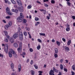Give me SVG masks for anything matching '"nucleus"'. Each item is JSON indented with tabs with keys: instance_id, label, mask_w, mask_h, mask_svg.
I'll return each mask as SVG.
<instances>
[{
	"instance_id": "f257e3e1",
	"label": "nucleus",
	"mask_w": 75,
	"mask_h": 75,
	"mask_svg": "<svg viewBox=\"0 0 75 75\" xmlns=\"http://www.w3.org/2000/svg\"><path fill=\"white\" fill-rule=\"evenodd\" d=\"M21 47H22V42H21L19 43V47L17 49L18 53H21V52H22V50H21Z\"/></svg>"
},
{
	"instance_id": "f03ea898",
	"label": "nucleus",
	"mask_w": 75,
	"mask_h": 75,
	"mask_svg": "<svg viewBox=\"0 0 75 75\" xmlns=\"http://www.w3.org/2000/svg\"><path fill=\"white\" fill-rule=\"evenodd\" d=\"M8 25H6L4 26V28L6 30H8V27H10L11 26V22H9L8 23Z\"/></svg>"
},
{
	"instance_id": "7ed1b4c3",
	"label": "nucleus",
	"mask_w": 75,
	"mask_h": 75,
	"mask_svg": "<svg viewBox=\"0 0 75 75\" xmlns=\"http://www.w3.org/2000/svg\"><path fill=\"white\" fill-rule=\"evenodd\" d=\"M6 12L8 15L10 16H11L12 15V13L10 12V8H8V7H7V8H6Z\"/></svg>"
},
{
	"instance_id": "20e7f679",
	"label": "nucleus",
	"mask_w": 75,
	"mask_h": 75,
	"mask_svg": "<svg viewBox=\"0 0 75 75\" xmlns=\"http://www.w3.org/2000/svg\"><path fill=\"white\" fill-rule=\"evenodd\" d=\"M13 49H10L9 50V51L8 52V55L9 56L10 58H11L12 57V52H11V51H12Z\"/></svg>"
},
{
	"instance_id": "39448f33",
	"label": "nucleus",
	"mask_w": 75,
	"mask_h": 75,
	"mask_svg": "<svg viewBox=\"0 0 75 75\" xmlns=\"http://www.w3.org/2000/svg\"><path fill=\"white\" fill-rule=\"evenodd\" d=\"M18 37V34H15L13 35L12 37V39L13 40H14L16 39V38H17Z\"/></svg>"
},
{
	"instance_id": "423d86ee",
	"label": "nucleus",
	"mask_w": 75,
	"mask_h": 75,
	"mask_svg": "<svg viewBox=\"0 0 75 75\" xmlns=\"http://www.w3.org/2000/svg\"><path fill=\"white\" fill-rule=\"evenodd\" d=\"M11 52H12V54H13L14 57H15V58H17V55L16 54L15 51H14L13 50H12Z\"/></svg>"
},
{
	"instance_id": "0eeeda50",
	"label": "nucleus",
	"mask_w": 75,
	"mask_h": 75,
	"mask_svg": "<svg viewBox=\"0 0 75 75\" xmlns=\"http://www.w3.org/2000/svg\"><path fill=\"white\" fill-rule=\"evenodd\" d=\"M22 18H21L20 17H18L17 18V20L19 22H22Z\"/></svg>"
},
{
	"instance_id": "6e6552de",
	"label": "nucleus",
	"mask_w": 75,
	"mask_h": 75,
	"mask_svg": "<svg viewBox=\"0 0 75 75\" xmlns=\"http://www.w3.org/2000/svg\"><path fill=\"white\" fill-rule=\"evenodd\" d=\"M50 75H55L54 74V71H53V70L51 69L50 70L49 72Z\"/></svg>"
},
{
	"instance_id": "1a4fd4ad",
	"label": "nucleus",
	"mask_w": 75,
	"mask_h": 75,
	"mask_svg": "<svg viewBox=\"0 0 75 75\" xmlns=\"http://www.w3.org/2000/svg\"><path fill=\"white\" fill-rule=\"evenodd\" d=\"M18 9H19V11H21V12H23L24 10H23V6H21V7H18Z\"/></svg>"
},
{
	"instance_id": "9d476101",
	"label": "nucleus",
	"mask_w": 75,
	"mask_h": 75,
	"mask_svg": "<svg viewBox=\"0 0 75 75\" xmlns=\"http://www.w3.org/2000/svg\"><path fill=\"white\" fill-rule=\"evenodd\" d=\"M53 72H55L56 73H58L59 72V71L58 70L55 69L54 67H53Z\"/></svg>"
},
{
	"instance_id": "9b49d317",
	"label": "nucleus",
	"mask_w": 75,
	"mask_h": 75,
	"mask_svg": "<svg viewBox=\"0 0 75 75\" xmlns=\"http://www.w3.org/2000/svg\"><path fill=\"white\" fill-rule=\"evenodd\" d=\"M16 1L19 6H21L22 5V3H21V1H20V0H16Z\"/></svg>"
},
{
	"instance_id": "f8f14e48",
	"label": "nucleus",
	"mask_w": 75,
	"mask_h": 75,
	"mask_svg": "<svg viewBox=\"0 0 75 75\" xmlns=\"http://www.w3.org/2000/svg\"><path fill=\"white\" fill-rule=\"evenodd\" d=\"M18 71L19 72L21 71V64H19L18 66Z\"/></svg>"
},
{
	"instance_id": "ddd939ff",
	"label": "nucleus",
	"mask_w": 75,
	"mask_h": 75,
	"mask_svg": "<svg viewBox=\"0 0 75 75\" xmlns=\"http://www.w3.org/2000/svg\"><path fill=\"white\" fill-rule=\"evenodd\" d=\"M6 47H7V49H6V48H5V49H4V51L6 53V54H7L8 53V45H6Z\"/></svg>"
},
{
	"instance_id": "4468645a",
	"label": "nucleus",
	"mask_w": 75,
	"mask_h": 75,
	"mask_svg": "<svg viewBox=\"0 0 75 75\" xmlns=\"http://www.w3.org/2000/svg\"><path fill=\"white\" fill-rule=\"evenodd\" d=\"M13 45L15 48H18V45L16 43H14L13 44Z\"/></svg>"
},
{
	"instance_id": "2eb2a0df",
	"label": "nucleus",
	"mask_w": 75,
	"mask_h": 75,
	"mask_svg": "<svg viewBox=\"0 0 75 75\" xmlns=\"http://www.w3.org/2000/svg\"><path fill=\"white\" fill-rule=\"evenodd\" d=\"M64 48L66 51H69V48L67 46H65Z\"/></svg>"
},
{
	"instance_id": "dca6fc26",
	"label": "nucleus",
	"mask_w": 75,
	"mask_h": 75,
	"mask_svg": "<svg viewBox=\"0 0 75 75\" xmlns=\"http://www.w3.org/2000/svg\"><path fill=\"white\" fill-rule=\"evenodd\" d=\"M54 51H55V52L56 54H57L58 53V49L57 48H55L54 49Z\"/></svg>"
},
{
	"instance_id": "f3484780",
	"label": "nucleus",
	"mask_w": 75,
	"mask_h": 75,
	"mask_svg": "<svg viewBox=\"0 0 75 75\" xmlns=\"http://www.w3.org/2000/svg\"><path fill=\"white\" fill-rule=\"evenodd\" d=\"M71 40H69L67 42V45H70L71 44Z\"/></svg>"
},
{
	"instance_id": "a211bd4d",
	"label": "nucleus",
	"mask_w": 75,
	"mask_h": 75,
	"mask_svg": "<svg viewBox=\"0 0 75 75\" xmlns=\"http://www.w3.org/2000/svg\"><path fill=\"white\" fill-rule=\"evenodd\" d=\"M19 37H23V33L22 32H21L19 33Z\"/></svg>"
},
{
	"instance_id": "6ab92c4d",
	"label": "nucleus",
	"mask_w": 75,
	"mask_h": 75,
	"mask_svg": "<svg viewBox=\"0 0 75 75\" xmlns=\"http://www.w3.org/2000/svg\"><path fill=\"white\" fill-rule=\"evenodd\" d=\"M14 39H13V38H11L10 40L9 41L11 42V43H13L14 42Z\"/></svg>"
},
{
	"instance_id": "aec40b11",
	"label": "nucleus",
	"mask_w": 75,
	"mask_h": 75,
	"mask_svg": "<svg viewBox=\"0 0 75 75\" xmlns=\"http://www.w3.org/2000/svg\"><path fill=\"white\" fill-rule=\"evenodd\" d=\"M56 44L57 45H58V46H60V45H61V42H60L58 41H57Z\"/></svg>"
},
{
	"instance_id": "412c9836",
	"label": "nucleus",
	"mask_w": 75,
	"mask_h": 75,
	"mask_svg": "<svg viewBox=\"0 0 75 75\" xmlns=\"http://www.w3.org/2000/svg\"><path fill=\"white\" fill-rule=\"evenodd\" d=\"M71 68L74 71H75V65H73L71 67Z\"/></svg>"
},
{
	"instance_id": "4be33fe9",
	"label": "nucleus",
	"mask_w": 75,
	"mask_h": 75,
	"mask_svg": "<svg viewBox=\"0 0 75 75\" xmlns=\"http://www.w3.org/2000/svg\"><path fill=\"white\" fill-rule=\"evenodd\" d=\"M37 48L38 50H40V49L41 48V46L40 45H39L37 46Z\"/></svg>"
},
{
	"instance_id": "5701e85b",
	"label": "nucleus",
	"mask_w": 75,
	"mask_h": 75,
	"mask_svg": "<svg viewBox=\"0 0 75 75\" xmlns=\"http://www.w3.org/2000/svg\"><path fill=\"white\" fill-rule=\"evenodd\" d=\"M20 17H21L22 18H24V16L23 15V13H21L20 14V16H19Z\"/></svg>"
},
{
	"instance_id": "b1692460",
	"label": "nucleus",
	"mask_w": 75,
	"mask_h": 75,
	"mask_svg": "<svg viewBox=\"0 0 75 75\" xmlns=\"http://www.w3.org/2000/svg\"><path fill=\"white\" fill-rule=\"evenodd\" d=\"M11 69H13L14 68V64L13 63H12L11 65Z\"/></svg>"
},
{
	"instance_id": "393cba45",
	"label": "nucleus",
	"mask_w": 75,
	"mask_h": 75,
	"mask_svg": "<svg viewBox=\"0 0 75 75\" xmlns=\"http://www.w3.org/2000/svg\"><path fill=\"white\" fill-rule=\"evenodd\" d=\"M60 67L61 69H63V66L62 64H61L60 65Z\"/></svg>"
},
{
	"instance_id": "a878e982",
	"label": "nucleus",
	"mask_w": 75,
	"mask_h": 75,
	"mask_svg": "<svg viewBox=\"0 0 75 75\" xmlns=\"http://www.w3.org/2000/svg\"><path fill=\"white\" fill-rule=\"evenodd\" d=\"M11 1L12 3H13V4H16V1H14V0H11Z\"/></svg>"
},
{
	"instance_id": "bb28decb",
	"label": "nucleus",
	"mask_w": 75,
	"mask_h": 75,
	"mask_svg": "<svg viewBox=\"0 0 75 75\" xmlns=\"http://www.w3.org/2000/svg\"><path fill=\"white\" fill-rule=\"evenodd\" d=\"M30 72H31V74L32 75H34V71L33 70H31Z\"/></svg>"
},
{
	"instance_id": "cd10ccee",
	"label": "nucleus",
	"mask_w": 75,
	"mask_h": 75,
	"mask_svg": "<svg viewBox=\"0 0 75 75\" xmlns=\"http://www.w3.org/2000/svg\"><path fill=\"white\" fill-rule=\"evenodd\" d=\"M23 23H27V20L24 19H23Z\"/></svg>"
},
{
	"instance_id": "c85d7f7f",
	"label": "nucleus",
	"mask_w": 75,
	"mask_h": 75,
	"mask_svg": "<svg viewBox=\"0 0 75 75\" xmlns=\"http://www.w3.org/2000/svg\"><path fill=\"white\" fill-rule=\"evenodd\" d=\"M31 7H32L31 5H29L28 6L27 8L28 9H30V8H31Z\"/></svg>"
},
{
	"instance_id": "c756f323",
	"label": "nucleus",
	"mask_w": 75,
	"mask_h": 75,
	"mask_svg": "<svg viewBox=\"0 0 75 75\" xmlns=\"http://www.w3.org/2000/svg\"><path fill=\"white\" fill-rule=\"evenodd\" d=\"M18 33H19L20 32V30H21V28H20V27H18Z\"/></svg>"
},
{
	"instance_id": "7c9ffc66",
	"label": "nucleus",
	"mask_w": 75,
	"mask_h": 75,
	"mask_svg": "<svg viewBox=\"0 0 75 75\" xmlns=\"http://www.w3.org/2000/svg\"><path fill=\"white\" fill-rule=\"evenodd\" d=\"M66 30L67 31H69L70 30V28H69L67 27L66 28Z\"/></svg>"
},
{
	"instance_id": "2f4dec72",
	"label": "nucleus",
	"mask_w": 75,
	"mask_h": 75,
	"mask_svg": "<svg viewBox=\"0 0 75 75\" xmlns=\"http://www.w3.org/2000/svg\"><path fill=\"white\" fill-rule=\"evenodd\" d=\"M25 29L26 30H27L28 31H30V28H28L27 27H25Z\"/></svg>"
},
{
	"instance_id": "473e14b6",
	"label": "nucleus",
	"mask_w": 75,
	"mask_h": 75,
	"mask_svg": "<svg viewBox=\"0 0 75 75\" xmlns=\"http://www.w3.org/2000/svg\"><path fill=\"white\" fill-rule=\"evenodd\" d=\"M39 34L40 35H42V36H45V33H40Z\"/></svg>"
},
{
	"instance_id": "72a5a7b5",
	"label": "nucleus",
	"mask_w": 75,
	"mask_h": 75,
	"mask_svg": "<svg viewBox=\"0 0 75 75\" xmlns=\"http://www.w3.org/2000/svg\"><path fill=\"white\" fill-rule=\"evenodd\" d=\"M67 4L69 6H71V3L69 2H67Z\"/></svg>"
},
{
	"instance_id": "f704fd0d",
	"label": "nucleus",
	"mask_w": 75,
	"mask_h": 75,
	"mask_svg": "<svg viewBox=\"0 0 75 75\" xmlns=\"http://www.w3.org/2000/svg\"><path fill=\"white\" fill-rule=\"evenodd\" d=\"M0 57H1V58H3L4 57V55L3 54H1L0 53Z\"/></svg>"
},
{
	"instance_id": "c9c22d12",
	"label": "nucleus",
	"mask_w": 75,
	"mask_h": 75,
	"mask_svg": "<svg viewBox=\"0 0 75 75\" xmlns=\"http://www.w3.org/2000/svg\"><path fill=\"white\" fill-rule=\"evenodd\" d=\"M51 3L52 4H54V3H55V1L54 0H52L51 1Z\"/></svg>"
},
{
	"instance_id": "e433bc0d",
	"label": "nucleus",
	"mask_w": 75,
	"mask_h": 75,
	"mask_svg": "<svg viewBox=\"0 0 75 75\" xmlns=\"http://www.w3.org/2000/svg\"><path fill=\"white\" fill-rule=\"evenodd\" d=\"M34 67L35 69H38V67L37 65L35 64L34 65Z\"/></svg>"
},
{
	"instance_id": "4c0bfd02",
	"label": "nucleus",
	"mask_w": 75,
	"mask_h": 75,
	"mask_svg": "<svg viewBox=\"0 0 75 75\" xmlns=\"http://www.w3.org/2000/svg\"><path fill=\"white\" fill-rule=\"evenodd\" d=\"M29 51L30 52H33V49H32V48H30L29 49Z\"/></svg>"
},
{
	"instance_id": "58836bf2",
	"label": "nucleus",
	"mask_w": 75,
	"mask_h": 75,
	"mask_svg": "<svg viewBox=\"0 0 75 75\" xmlns=\"http://www.w3.org/2000/svg\"><path fill=\"white\" fill-rule=\"evenodd\" d=\"M64 70L65 72H67L68 71V69H67V68H64Z\"/></svg>"
},
{
	"instance_id": "ea45409f",
	"label": "nucleus",
	"mask_w": 75,
	"mask_h": 75,
	"mask_svg": "<svg viewBox=\"0 0 75 75\" xmlns=\"http://www.w3.org/2000/svg\"><path fill=\"white\" fill-rule=\"evenodd\" d=\"M23 34L25 36H27V32H24L23 33Z\"/></svg>"
},
{
	"instance_id": "a19ab883",
	"label": "nucleus",
	"mask_w": 75,
	"mask_h": 75,
	"mask_svg": "<svg viewBox=\"0 0 75 75\" xmlns=\"http://www.w3.org/2000/svg\"><path fill=\"white\" fill-rule=\"evenodd\" d=\"M38 20H39V18H38V17H35V21H38Z\"/></svg>"
},
{
	"instance_id": "79ce46f5",
	"label": "nucleus",
	"mask_w": 75,
	"mask_h": 75,
	"mask_svg": "<svg viewBox=\"0 0 75 75\" xmlns=\"http://www.w3.org/2000/svg\"><path fill=\"white\" fill-rule=\"evenodd\" d=\"M25 54H26V53H25V52H22V54H21V55H25Z\"/></svg>"
},
{
	"instance_id": "37998d69",
	"label": "nucleus",
	"mask_w": 75,
	"mask_h": 75,
	"mask_svg": "<svg viewBox=\"0 0 75 75\" xmlns=\"http://www.w3.org/2000/svg\"><path fill=\"white\" fill-rule=\"evenodd\" d=\"M4 33H5V35H7V32L5 30V31H4Z\"/></svg>"
},
{
	"instance_id": "c03bdc74",
	"label": "nucleus",
	"mask_w": 75,
	"mask_h": 75,
	"mask_svg": "<svg viewBox=\"0 0 75 75\" xmlns=\"http://www.w3.org/2000/svg\"><path fill=\"white\" fill-rule=\"evenodd\" d=\"M15 12L17 14V13H18V11L17 9H16L15 10Z\"/></svg>"
},
{
	"instance_id": "a18cd8bd",
	"label": "nucleus",
	"mask_w": 75,
	"mask_h": 75,
	"mask_svg": "<svg viewBox=\"0 0 75 75\" xmlns=\"http://www.w3.org/2000/svg\"><path fill=\"white\" fill-rule=\"evenodd\" d=\"M54 56L55 58H57V57H58V55H57V54H54Z\"/></svg>"
},
{
	"instance_id": "49530a36",
	"label": "nucleus",
	"mask_w": 75,
	"mask_h": 75,
	"mask_svg": "<svg viewBox=\"0 0 75 75\" xmlns=\"http://www.w3.org/2000/svg\"><path fill=\"white\" fill-rule=\"evenodd\" d=\"M19 38H20V40H23V36H21V37H19Z\"/></svg>"
},
{
	"instance_id": "de8ad7c7",
	"label": "nucleus",
	"mask_w": 75,
	"mask_h": 75,
	"mask_svg": "<svg viewBox=\"0 0 75 75\" xmlns=\"http://www.w3.org/2000/svg\"><path fill=\"white\" fill-rule=\"evenodd\" d=\"M38 42H42V41L41 40L39 39H38Z\"/></svg>"
},
{
	"instance_id": "09e8293b",
	"label": "nucleus",
	"mask_w": 75,
	"mask_h": 75,
	"mask_svg": "<svg viewBox=\"0 0 75 75\" xmlns=\"http://www.w3.org/2000/svg\"><path fill=\"white\" fill-rule=\"evenodd\" d=\"M6 18L8 19L10 18V16H7L6 17Z\"/></svg>"
},
{
	"instance_id": "8fccbe9b",
	"label": "nucleus",
	"mask_w": 75,
	"mask_h": 75,
	"mask_svg": "<svg viewBox=\"0 0 75 75\" xmlns=\"http://www.w3.org/2000/svg\"><path fill=\"white\" fill-rule=\"evenodd\" d=\"M62 40L63 41H64V42H65V41H66V40L65 39H64V38H62Z\"/></svg>"
},
{
	"instance_id": "3c124183",
	"label": "nucleus",
	"mask_w": 75,
	"mask_h": 75,
	"mask_svg": "<svg viewBox=\"0 0 75 75\" xmlns=\"http://www.w3.org/2000/svg\"><path fill=\"white\" fill-rule=\"evenodd\" d=\"M5 42H7L8 41V39H6L5 40Z\"/></svg>"
},
{
	"instance_id": "603ef678",
	"label": "nucleus",
	"mask_w": 75,
	"mask_h": 75,
	"mask_svg": "<svg viewBox=\"0 0 75 75\" xmlns=\"http://www.w3.org/2000/svg\"><path fill=\"white\" fill-rule=\"evenodd\" d=\"M45 7H48L49 6L47 4H45Z\"/></svg>"
},
{
	"instance_id": "864d4df0",
	"label": "nucleus",
	"mask_w": 75,
	"mask_h": 75,
	"mask_svg": "<svg viewBox=\"0 0 75 75\" xmlns=\"http://www.w3.org/2000/svg\"><path fill=\"white\" fill-rule=\"evenodd\" d=\"M33 60H31V62H30V64H31V65H32V64H33Z\"/></svg>"
},
{
	"instance_id": "5fc2aeb1",
	"label": "nucleus",
	"mask_w": 75,
	"mask_h": 75,
	"mask_svg": "<svg viewBox=\"0 0 75 75\" xmlns=\"http://www.w3.org/2000/svg\"><path fill=\"white\" fill-rule=\"evenodd\" d=\"M63 61H64V60H63V59H62L61 60H60V62H61V63H62V62H63Z\"/></svg>"
},
{
	"instance_id": "6e6d98bb",
	"label": "nucleus",
	"mask_w": 75,
	"mask_h": 75,
	"mask_svg": "<svg viewBox=\"0 0 75 75\" xmlns=\"http://www.w3.org/2000/svg\"><path fill=\"white\" fill-rule=\"evenodd\" d=\"M71 74H72L71 75H75V73H74V72L73 71H72L71 72Z\"/></svg>"
},
{
	"instance_id": "4d7b16f0",
	"label": "nucleus",
	"mask_w": 75,
	"mask_h": 75,
	"mask_svg": "<svg viewBox=\"0 0 75 75\" xmlns=\"http://www.w3.org/2000/svg\"><path fill=\"white\" fill-rule=\"evenodd\" d=\"M49 0H43V2H48V1Z\"/></svg>"
},
{
	"instance_id": "13d9d810",
	"label": "nucleus",
	"mask_w": 75,
	"mask_h": 75,
	"mask_svg": "<svg viewBox=\"0 0 75 75\" xmlns=\"http://www.w3.org/2000/svg\"><path fill=\"white\" fill-rule=\"evenodd\" d=\"M72 18H73V20L75 19V16H72Z\"/></svg>"
},
{
	"instance_id": "bf43d9fd",
	"label": "nucleus",
	"mask_w": 75,
	"mask_h": 75,
	"mask_svg": "<svg viewBox=\"0 0 75 75\" xmlns=\"http://www.w3.org/2000/svg\"><path fill=\"white\" fill-rule=\"evenodd\" d=\"M37 3H38L39 4H41V2L38 1H37Z\"/></svg>"
},
{
	"instance_id": "052dcab7",
	"label": "nucleus",
	"mask_w": 75,
	"mask_h": 75,
	"mask_svg": "<svg viewBox=\"0 0 75 75\" xmlns=\"http://www.w3.org/2000/svg\"><path fill=\"white\" fill-rule=\"evenodd\" d=\"M52 42H55V40L54 39H52Z\"/></svg>"
},
{
	"instance_id": "680f3d73",
	"label": "nucleus",
	"mask_w": 75,
	"mask_h": 75,
	"mask_svg": "<svg viewBox=\"0 0 75 75\" xmlns=\"http://www.w3.org/2000/svg\"><path fill=\"white\" fill-rule=\"evenodd\" d=\"M62 74L61 72L59 71V74H58V75H62Z\"/></svg>"
},
{
	"instance_id": "e2e57ef3",
	"label": "nucleus",
	"mask_w": 75,
	"mask_h": 75,
	"mask_svg": "<svg viewBox=\"0 0 75 75\" xmlns=\"http://www.w3.org/2000/svg\"><path fill=\"white\" fill-rule=\"evenodd\" d=\"M2 21L4 22V23H6V21L4 20H3Z\"/></svg>"
},
{
	"instance_id": "0e129e2a",
	"label": "nucleus",
	"mask_w": 75,
	"mask_h": 75,
	"mask_svg": "<svg viewBox=\"0 0 75 75\" xmlns=\"http://www.w3.org/2000/svg\"><path fill=\"white\" fill-rule=\"evenodd\" d=\"M40 11H44V9H40Z\"/></svg>"
},
{
	"instance_id": "69168bd1",
	"label": "nucleus",
	"mask_w": 75,
	"mask_h": 75,
	"mask_svg": "<svg viewBox=\"0 0 75 75\" xmlns=\"http://www.w3.org/2000/svg\"><path fill=\"white\" fill-rule=\"evenodd\" d=\"M5 2L6 3H7L8 2V0H4Z\"/></svg>"
},
{
	"instance_id": "338daca9",
	"label": "nucleus",
	"mask_w": 75,
	"mask_h": 75,
	"mask_svg": "<svg viewBox=\"0 0 75 75\" xmlns=\"http://www.w3.org/2000/svg\"><path fill=\"white\" fill-rule=\"evenodd\" d=\"M38 72L40 73V74H42V71H38Z\"/></svg>"
},
{
	"instance_id": "774afa93",
	"label": "nucleus",
	"mask_w": 75,
	"mask_h": 75,
	"mask_svg": "<svg viewBox=\"0 0 75 75\" xmlns=\"http://www.w3.org/2000/svg\"><path fill=\"white\" fill-rule=\"evenodd\" d=\"M8 4H11V2H9V1L7 2Z\"/></svg>"
}]
</instances>
